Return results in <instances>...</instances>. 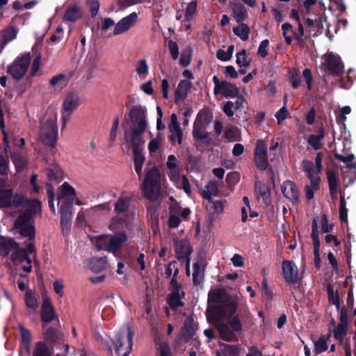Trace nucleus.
Returning <instances> with one entry per match:
<instances>
[{"label":"nucleus","instance_id":"obj_34","mask_svg":"<svg viewBox=\"0 0 356 356\" xmlns=\"http://www.w3.org/2000/svg\"><path fill=\"white\" fill-rule=\"evenodd\" d=\"M175 251L179 257H186L191 252L188 242L183 240L175 243Z\"/></svg>","mask_w":356,"mask_h":356},{"label":"nucleus","instance_id":"obj_44","mask_svg":"<svg viewBox=\"0 0 356 356\" xmlns=\"http://www.w3.org/2000/svg\"><path fill=\"white\" fill-rule=\"evenodd\" d=\"M193 280L194 284H199L203 280L204 270L202 266L199 263H195L193 266Z\"/></svg>","mask_w":356,"mask_h":356},{"label":"nucleus","instance_id":"obj_17","mask_svg":"<svg viewBox=\"0 0 356 356\" xmlns=\"http://www.w3.org/2000/svg\"><path fill=\"white\" fill-rule=\"evenodd\" d=\"M282 269L283 277L286 283L292 284L297 281L298 269L293 261L284 260L282 264Z\"/></svg>","mask_w":356,"mask_h":356},{"label":"nucleus","instance_id":"obj_5","mask_svg":"<svg viewBox=\"0 0 356 356\" xmlns=\"http://www.w3.org/2000/svg\"><path fill=\"white\" fill-rule=\"evenodd\" d=\"M129 240L126 232H118L112 235H99L91 238L92 243L99 249L116 254Z\"/></svg>","mask_w":356,"mask_h":356},{"label":"nucleus","instance_id":"obj_2","mask_svg":"<svg viewBox=\"0 0 356 356\" xmlns=\"http://www.w3.org/2000/svg\"><path fill=\"white\" fill-rule=\"evenodd\" d=\"M23 206L26 211L20 215L15 222V227L23 236L29 239L35 237V229L33 226V216L41 211V202L38 200L26 201L20 194L12 195L10 190L4 188L0 193V207H19Z\"/></svg>","mask_w":356,"mask_h":356},{"label":"nucleus","instance_id":"obj_1","mask_svg":"<svg viewBox=\"0 0 356 356\" xmlns=\"http://www.w3.org/2000/svg\"><path fill=\"white\" fill-rule=\"evenodd\" d=\"M238 308L236 298L227 293L224 289H212L208 294V320L213 323L219 332L220 337L227 341L236 340L234 332H238L242 325L238 317L231 316Z\"/></svg>","mask_w":356,"mask_h":356},{"label":"nucleus","instance_id":"obj_15","mask_svg":"<svg viewBox=\"0 0 356 356\" xmlns=\"http://www.w3.org/2000/svg\"><path fill=\"white\" fill-rule=\"evenodd\" d=\"M138 21V14L136 12L130 13L119 20L113 28V35H119L129 31L135 26Z\"/></svg>","mask_w":356,"mask_h":356},{"label":"nucleus","instance_id":"obj_13","mask_svg":"<svg viewBox=\"0 0 356 356\" xmlns=\"http://www.w3.org/2000/svg\"><path fill=\"white\" fill-rule=\"evenodd\" d=\"M80 104L79 95L75 92H68L64 97L63 102L62 119L64 124L70 120V115Z\"/></svg>","mask_w":356,"mask_h":356},{"label":"nucleus","instance_id":"obj_49","mask_svg":"<svg viewBox=\"0 0 356 356\" xmlns=\"http://www.w3.org/2000/svg\"><path fill=\"white\" fill-rule=\"evenodd\" d=\"M211 209L213 210V213L220 215L224 211L225 207L227 204L226 200H215L210 202Z\"/></svg>","mask_w":356,"mask_h":356},{"label":"nucleus","instance_id":"obj_9","mask_svg":"<svg viewBox=\"0 0 356 356\" xmlns=\"http://www.w3.org/2000/svg\"><path fill=\"white\" fill-rule=\"evenodd\" d=\"M46 175L48 177V182L46 184L47 195L48 197L49 206L54 213H56V209L54 204V188L51 183L58 184L63 179V172L57 165H51L46 170Z\"/></svg>","mask_w":356,"mask_h":356},{"label":"nucleus","instance_id":"obj_31","mask_svg":"<svg viewBox=\"0 0 356 356\" xmlns=\"http://www.w3.org/2000/svg\"><path fill=\"white\" fill-rule=\"evenodd\" d=\"M88 267L95 273L101 272L107 268V261L105 258H94L89 261Z\"/></svg>","mask_w":356,"mask_h":356},{"label":"nucleus","instance_id":"obj_39","mask_svg":"<svg viewBox=\"0 0 356 356\" xmlns=\"http://www.w3.org/2000/svg\"><path fill=\"white\" fill-rule=\"evenodd\" d=\"M150 140L148 143V151L150 154L156 152L160 147L161 146L162 138L161 134H158L157 136L154 138L152 134H149Z\"/></svg>","mask_w":356,"mask_h":356},{"label":"nucleus","instance_id":"obj_10","mask_svg":"<svg viewBox=\"0 0 356 356\" xmlns=\"http://www.w3.org/2000/svg\"><path fill=\"white\" fill-rule=\"evenodd\" d=\"M34 258L36 256L34 245L29 243L27 250L19 248L12 254L13 265L18 269H22L24 272L30 273L32 270L31 256Z\"/></svg>","mask_w":356,"mask_h":356},{"label":"nucleus","instance_id":"obj_50","mask_svg":"<svg viewBox=\"0 0 356 356\" xmlns=\"http://www.w3.org/2000/svg\"><path fill=\"white\" fill-rule=\"evenodd\" d=\"M327 349V340L324 336L321 337L317 341H314V352L318 355Z\"/></svg>","mask_w":356,"mask_h":356},{"label":"nucleus","instance_id":"obj_38","mask_svg":"<svg viewBox=\"0 0 356 356\" xmlns=\"http://www.w3.org/2000/svg\"><path fill=\"white\" fill-rule=\"evenodd\" d=\"M20 333L22 337V348L30 354L31 340V333L28 330L22 326H20Z\"/></svg>","mask_w":356,"mask_h":356},{"label":"nucleus","instance_id":"obj_40","mask_svg":"<svg viewBox=\"0 0 356 356\" xmlns=\"http://www.w3.org/2000/svg\"><path fill=\"white\" fill-rule=\"evenodd\" d=\"M325 136L323 131H319L318 134H312L308 138L309 144L315 149H319L322 147V140Z\"/></svg>","mask_w":356,"mask_h":356},{"label":"nucleus","instance_id":"obj_62","mask_svg":"<svg viewBox=\"0 0 356 356\" xmlns=\"http://www.w3.org/2000/svg\"><path fill=\"white\" fill-rule=\"evenodd\" d=\"M265 154H267V145L263 140H258L254 151V156H263Z\"/></svg>","mask_w":356,"mask_h":356},{"label":"nucleus","instance_id":"obj_21","mask_svg":"<svg viewBox=\"0 0 356 356\" xmlns=\"http://www.w3.org/2000/svg\"><path fill=\"white\" fill-rule=\"evenodd\" d=\"M282 192L284 196L291 202H296L300 196V191L295 183L291 181H286L282 186Z\"/></svg>","mask_w":356,"mask_h":356},{"label":"nucleus","instance_id":"obj_6","mask_svg":"<svg viewBox=\"0 0 356 356\" xmlns=\"http://www.w3.org/2000/svg\"><path fill=\"white\" fill-rule=\"evenodd\" d=\"M181 166L179 159L173 154L169 155L165 163V172L171 181L178 188L183 189L188 195L191 194V187L188 179L181 175Z\"/></svg>","mask_w":356,"mask_h":356},{"label":"nucleus","instance_id":"obj_4","mask_svg":"<svg viewBox=\"0 0 356 356\" xmlns=\"http://www.w3.org/2000/svg\"><path fill=\"white\" fill-rule=\"evenodd\" d=\"M133 129L125 132V142L131 147L133 153L142 152L145 147V139L142 134L147 127L145 114L140 111L131 112Z\"/></svg>","mask_w":356,"mask_h":356},{"label":"nucleus","instance_id":"obj_37","mask_svg":"<svg viewBox=\"0 0 356 356\" xmlns=\"http://www.w3.org/2000/svg\"><path fill=\"white\" fill-rule=\"evenodd\" d=\"M16 243L10 238L0 236V254L7 255Z\"/></svg>","mask_w":356,"mask_h":356},{"label":"nucleus","instance_id":"obj_33","mask_svg":"<svg viewBox=\"0 0 356 356\" xmlns=\"http://www.w3.org/2000/svg\"><path fill=\"white\" fill-rule=\"evenodd\" d=\"M136 72L140 80L146 79L149 72V66L145 59H140L136 64Z\"/></svg>","mask_w":356,"mask_h":356},{"label":"nucleus","instance_id":"obj_20","mask_svg":"<svg viewBox=\"0 0 356 356\" xmlns=\"http://www.w3.org/2000/svg\"><path fill=\"white\" fill-rule=\"evenodd\" d=\"M312 237L314 243V262L316 268H319L321 266L320 259V241L318 238V231L317 220H314L312 224Z\"/></svg>","mask_w":356,"mask_h":356},{"label":"nucleus","instance_id":"obj_14","mask_svg":"<svg viewBox=\"0 0 356 356\" xmlns=\"http://www.w3.org/2000/svg\"><path fill=\"white\" fill-rule=\"evenodd\" d=\"M213 81L214 95H220L227 98H234L238 95L239 91L234 84L227 81H221L216 76L213 77Z\"/></svg>","mask_w":356,"mask_h":356},{"label":"nucleus","instance_id":"obj_63","mask_svg":"<svg viewBox=\"0 0 356 356\" xmlns=\"http://www.w3.org/2000/svg\"><path fill=\"white\" fill-rule=\"evenodd\" d=\"M9 170V160L7 157L0 155V175H6Z\"/></svg>","mask_w":356,"mask_h":356},{"label":"nucleus","instance_id":"obj_45","mask_svg":"<svg viewBox=\"0 0 356 356\" xmlns=\"http://www.w3.org/2000/svg\"><path fill=\"white\" fill-rule=\"evenodd\" d=\"M335 156L338 160L346 163V168L350 169H356V161H355V156L353 154H350L346 156L339 154H336Z\"/></svg>","mask_w":356,"mask_h":356},{"label":"nucleus","instance_id":"obj_35","mask_svg":"<svg viewBox=\"0 0 356 356\" xmlns=\"http://www.w3.org/2000/svg\"><path fill=\"white\" fill-rule=\"evenodd\" d=\"M17 32V29L12 26L3 29L0 33L1 42H3L4 44H7L16 38Z\"/></svg>","mask_w":356,"mask_h":356},{"label":"nucleus","instance_id":"obj_64","mask_svg":"<svg viewBox=\"0 0 356 356\" xmlns=\"http://www.w3.org/2000/svg\"><path fill=\"white\" fill-rule=\"evenodd\" d=\"M289 115V111L285 106L281 108L276 113L275 118L277 123L281 124Z\"/></svg>","mask_w":356,"mask_h":356},{"label":"nucleus","instance_id":"obj_51","mask_svg":"<svg viewBox=\"0 0 356 356\" xmlns=\"http://www.w3.org/2000/svg\"><path fill=\"white\" fill-rule=\"evenodd\" d=\"M33 356H50V352L44 343L38 342L35 344Z\"/></svg>","mask_w":356,"mask_h":356},{"label":"nucleus","instance_id":"obj_22","mask_svg":"<svg viewBox=\"0 0 356 356\" xmlns=\"http://www.w3.org/2000/svg\"><path fill=\"white\" fill-rule=\"evenodd\" d=\"M44 337L46 340L49 343H58L64 348L63 355V353H58V356H65V354L68 351L69 346L67 344L64 343L63 335L58 333L54 329H49L47 330Z\"/></svg>","mask_w":356,"mask_h":356},{"label":"nucleus","instance_id":"obj_61","mask_svg":"<svg viewBox=\"0 0 356 356\" xmlns=\"http://www.w3.org/2000/svg\"><path fill=\"white\" fill-rule=\"evenodd\" d=\"M168 48L170 51V54L173 60H177L179 58V51L177 44L172 41L170 40L168 42Z\"/></svg>","mask_w":356,"mask_h":356},{"label":"nucleus","instance_id":"obj_41","mask_svg":"<svg viewBox=\"0 0 356 356\" xmlns=\"http://www.w3.org/2000/svg\"><path fill=\"white\" fill-rule=\"evenodd\" d=\"M240 24L237 27H234L233 31L234 33L239 37L242 40L245 41L249 38L250 28L243 23H239Z\"/></svg>","mask_w":356,"mask_h":356},{"label":"nucleus","instance_id":"obj_58","mask_svg":"<svg viewBox=\"0 0 356 356\" xmlns=\"http://www.w3.org/2000/svg\"><path fill=\"white\" fill-rule=\"evenodd\" d=\"M178 211H175L174 208L170 209V216L169 219V225L170 227H177L180 223Z\"/></svg>","mask_w":356,"mask_h":356},{"label":"nucleus","instance_id":"obj_60","mask_svg":"<svg viewBox=\"0 0 356 356\" xmlns=\"http://www.w3.org/2000/svg\"><path fill=\"white\" fill-rule=\"evenodd\" d=\"M170 131L171 133V140L174 142L177 141L180 145L182 140V133L180 127L171 128Z\"/></svg>","mask_w":356,"mask_h":356},{"label":"nucleus","instance_id":"obj_42","mask_svg":"<svg viewBox=\"0 0 356 356\" xmlns=\"http://www.w3.org/2000/svg\"><path fill=\"white\" fill-rule=\"evenodd\" d=\"M232 10L234 13V17L236 19L237 22H243L246 17V10L244 6L240 3L234 4Z\"/></svg>","mask_w":356,"mask_h":356},{"label":"nucleus","instance_id":"obj_48","mask_svg":"<svg viewBox=\"0 0 356 356\" xmlns=\"http://www.w3.org/2000/svg\"><path fill=\"white\" fill-rule=\"evenodd\" d=\"M11 157L17 171H20L26 166L27 161L20 153H15Z\"/></svg>","mask_w":356,"mask_h":356},{"label":"nucleus","instance_id":"obj_18","mask_svg":"<svg viewBox=\"0 0 356 356\" xmlns=\"http://www.w3.org/2000/svg\"><path fill=\"white\" fill-rule=\"evenodd\" d=\"M324 64L332 73L338 74L343 70V64L339 56L327 53L323 57Z\"/></svg>","mask_w":356,"mask_h":356},{"label":"nucleus","instance_id":"obj_59","mask_svg":"<svg viewBox=\"0 0 356 356\" xmlns=\"http://www.w3.org/2000/svg\"><path fill=\"white\" fill-rule=\"evenodd\" d=\"M347 212H348V210L346 207L345 199L341 195V200H340L339 216H340V219L342 222H347V220H348Z\"/></svg>","mask_w":356,"mask_h":356},{"label":"nucleus","instance_id":"obj_47","mask_svg":"<svg viewBox=\"0 0 356 356\" xmlns=\"http://www.w3.org/2000/svg\"><path fill=\"white\" fill-rule=\"evenodd\" d=\"M348 325V323H339L334 331V338L339 341L340 343L343 342V338L347 332Z\"/></svg>","mask_w":356,"mask_h":356},{"label":"nucleus","instance_id":"obj_19","mask_svg":"<svg viewBox=\"0 0 356 356\" xmlns=\"http://www.w3.org/2000/svg\"><path fill=\"white\" fill-rule=\"evenodd\" d=\"M170 287L172 292L168 299L170 306L171 307L176 308L182 305L181 299V297L184 296V293L175 279L171 280Z\"/></svg>","mask_w":356,"mask_h":356},{"label":"nucleus","instance_id":"obj_36","mask_svg":"<svg viewBox=\"0 0 356 356\" xmlns=\"http://www.w3.org/2000/svg\"><path fill=\"white\" fill-rule=\"evenodd\" d=\"M330 195L333 198L337 197L338 190V181L336 174L331 170L327 172Z\"/></svg>","mask_w":356,"mask_h":356},{"label":"nucleus","instance_id":"obj_54","mask_svg":"<svg viewBox=\"0 0 356 356\" xmlns=\"http://www.w3.org/2000/svg\"><path fill=\"white\" fill-rule=\"evenodd\" d=\"M192 56V51L191 48L185 49L181 54L179 60V63L183 66H187L190 64Z\"/></svg>","mask_w":356,"mask_h":356},{"label":"nucleus","instance_id":"obj_16","mask_svg":"<svg viewBox=\"0 0 356 356\" xmlns=\"http://www.w3.org/2000/svg\"><path fill=\"white\" fill-rule=\"evenodd\" d=\"M133 220L131 215L117 213L111 221L108 228L113 232H124L129 228Z\"/></svg>","mask_w":356,"mask_h":356},{"label":"nucleus","instance_id":"obj_12","mask_svg":"<svg viewBox=\"0 0 356 356\" xmlns=\"http://www.w3.org/2000/svg\"><path fill=\"white\" fill-rule=\"evenodd\" d=\"M31 62V56L24 54L15 58L8 68V72L15 79H20L26 74Z\"/></svg>","mask_w":356,"mask_h":356},{"label":"nucleus","instance_id":"obj_43","mask_svg":"<svg viewBox=\"0 0 356 356\" xmlns=\"http://www.w3.org/2000/svg\"><path fill=\"white\" fill-rule=\"evenodd\" d=\"M302 168L303 171L307 174L308 178L318 177V173L316 171V168L312 161L308 160L302 161Z\"/></svg>","mask_w":356,"mask_h":356},{"label":"nucleus","instance_id":"obj_11","mask_svg":"<svg viewBox=\"0 0 356 356\" xmlns=\"http://www.w3.org/2000/svg\"><path fill=\"white\" fill-rule=\"evenodd\" d=\"M134 332L128 325L123 327L117 334L114 342L118 356H128L132 350Z\"/></svg>","mask_w":356,"mask_h":356},{"label":"nucleus","instance_id":"obj_28","mask_svg":"<svg viewBox=\"0 0 356 356\" xmlns=\"http://www.w3.org/2000/svg\"><path fill=\"white\" fill-rule=\"evenodd\" d=\"M67 77L63 74H57L51 78L49 84L55 91H60L67 84Z\"/></svg>","mask_w":356,"mask_h":356},{"label":"nucleus","instance_id":"obj_32","mask_svg":"<svg viewBox=\"0 0 356 356\" xmlns=\"http://www.w3.org/2000/svg\"><path fill=\"white\" fill-rule=\"evenodd\" d=\"M24 301L26 307L33 310L36 309L39 305V297L32 290H28L26 292Z\"/></svg>","mask_w":356,"mask_h":356},{"label":"nucleus","instance_id":"obj_29","mask_svg":"<svg viewBox=\"0 0 356 356\" xmlns=\"http://www.w3.org/2000/svg\"><path fill=\"white\" fill-rule=\"evenodd\" d=\"M309 179L310 183L305 186V196L307 200H312L314 196V193L319 189L321 179L319 177L309 178Z\"/></svg>","mask_w":356,"mask_h":356},{"label":"nucleus","instance_id":"obj_23","mask_svg":"<svg viewBox=\"0 0 356 356\" xmlns=\"http://www.w3.org/2000/svg\"><path fill=\"white\" fill-rule=\"evenodd\" d=\"M82 16V10L81 6L77 3L70 4L63 16L65 22H74L81 18Z\"/></svg>","mask_w":356,"mask_h":356},{"label":"nucleus","instance_id":"obj_3","mask_svg":"<svg viewBox=\"0 0 356 356\" xmlns=\"http://www.w3.org/2000/svg\"><path fill=\"white\" fill-rule=\"evenodd\" d=\"M58 206L60 214V225L63 233H69L73 216V204L80 205L74 188L67 182H64L58 188Z\"/></svg>","mask_w":356,"mask_h":356},{"label":"nucleus","instance_id":"obj_57","mask_svg":"<svg viewBox=\"0 0 356 356\" xmlns=\"http://www.w3.org/2000/svg\"><path fill=\"white\" fill-rule=\"evenodd\" d=\"M254 161L257 167L262 170H266L268 166L267 154L263 156H254Z\"/></svg>","mask_w":356,"mask_h":356},{"label":"nucleus","instance_id":"obj_8","mask_svg":"<svg viewBox=\"0 0 356 356\" xmlns=\"http://www.w3.org/2000/svg\"><path fill=\"white\" fill-rule=\"evenodd\" d=\"M145 195L152 201L155 200L161 191L160 172L155 168L149 170L142 186Z\"/></svg>","mask_w":356,"mask_h":356},{"label":"nucleus","instance_id":"obj_26","mask_svg":"<svg viewBox=\"0 0 356 356\" xmlns=\"http://www.w3.org/2000/svg\"><path fill=\"white\" fill-rule=\"evenodd\" d=\"M54 310L49 298L44 297L42 306V319L43 321L49 322L53 320Z\"/></svg>","mask_w":356,"mask_h":356},{"label":"nucleus","instance_id":"obj_46","mask_svg":"<svg viewBox=\"0 0 356 356\" xmlns=\"http://www.w3.org/2000/svg\"><path fill=\"white\" fill-rule=\"evenodd\" d=\"M134 156L135 170L136 173L141 177L145 156L142 152L133 153Z\"/></svg>","mask_w":356,"mask_h":356},{"label":"nucleus","instance_id":"obj_30","mask_svg":"<svg viewBox=\"0 0 356 356\" xmlns=\"http://www.w3.org/2000/svg\"><path fill=\"white\" fill-rule=\"evenodd\" d=\"M218 193V186L216 181H209L205 188L202 191V195L204 198L210 200L212 197L216 196Z\"/></svg>","mask_w":356,"mask_h":356},{"label":"nucleus","instance_id":"obj_53","mask_svg":"<svg viewBox=\"0 0 356 356\" xmlns=\"http://www.w3.org/2000/svg\"><path fill=\"white\" fill-rule=\"evenodd\" d=\"M197 11V2L193 1H191L186 7V12L184 14V19L185 20H190L191 19L193 16L195 15V13Z\"/></svg>","mask_w":356,"mask_h":356},{"label":"nucleus","instance_id":"obj_56","mask_svg":"<svg viewBox=\"0 0 356 356\" xmlns=\"http://www.w3.org/2000/svg\"><path fill=\"white\" fill-rule=\"evenodd\" d=\"M225 138L229 140H239L241 138L240 131L236 127H232L225 132Z\"/></svg>","mask_w":356,"mask_h":356},{"label":"nucleus","instance_id":"obj_55","mask_svg":"<svg viewBox=\"0 0 356 356\" xmlns=\"http://www.w3.org/2000/svg\"><path fill=\"white\" fill-rule=\"evenodd\" d=\"M236 64L241 67L250 65V62L247 60L245 50L243 49L236 54Z\"/></svg>","mask_w":356,"mask_h":356},{"label":"nucleus","instance_id":"obj_52","mask_svg":"<svg viewBox=\"0 0 356 356\" xmlns=\"http://www.w3.org/2000/svg\"><path fill=\"white\" fill-rule=\"evenodd\" d=\"M327 295L330 303L335 305L337 309L339 311L340 309L339 297L337 292L331 286L327 287Z\"/></svg>","mask_w":356,"mask_h":356},{"label":"nucleus","instance_id":"obj_25","mask_svg":"<svg viewBox=\"0 0 356 356\" xmlns=\"http://www.w3.org/2000/svg\"><path fill=\"white\" fill-rule=\"evenodd\" d=\"M191 88V83L188 80H182L181 81L177 88L175 90V102H178L179 101H182L184 99L188 92H189L190 89Z\"/></svg>","mask_w":356,"mask_h":356},{"label":"nucleus","instance_id":"obj_7","mask_svg":"<svg viewBox=\"0 0 356 356\" xmlns=\"http://www.w3.org/2000/svg\"><path fill=\"white\" fill-rule=\"evenodd\" d=\"M58 138L57 115L52 113L44 117L40 133V140L54 147Z\"/></svg>","mask_w":356,"mask_h":356},{"label":"nucleus","instance_id":"obj_24","mask_svg":"<svg viewBox=\"0 0 356 356\" xmlns=\"http://www.w3.org/2000/svg\"><path fill=\"white\" fill-rule=\"evenodd\" d=\"M202 115H199L194 123L193 135L194 139L197 142L206 141L208 138L207 132L204 130V125L201 122Z\"/></svg>","mask_w":356,"mask_h":356},{"label":"nucleus","instance_id":"obj_27","mask_svg":"<svg viewBox=\"0 0 356 356\" xmlns=\"http://www.w3.org/2000/svg\"><path fill=\"white\" fill-rule=\"evenodd\" d=\"M131 198L127 196H121L115 205V211L122 215H129V208L130 206Z\"/></svg>","mask_w":356,"mask_h":356}]
</instances>
